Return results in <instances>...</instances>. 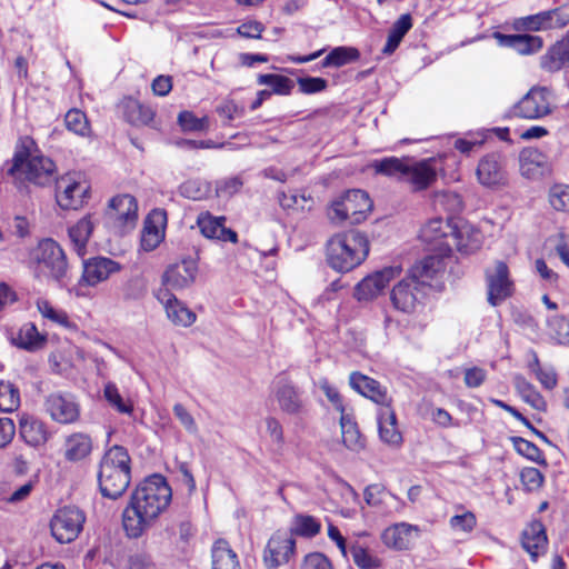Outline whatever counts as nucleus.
<instances>
[{
	"instance_id": "obj_30",
	"label": "nucleus",
	"mask_w": 569,
	"mask_h": 569,
	"mask_svg": "<svg viewBox=\"0 0 569 569\" xmlns=\"http://www.w3.org/2000/svg\"><path fill=\"white\" fill-rule=\"evenodd\" d=\"M93 448L92 439L83 432H74L66 438L64 458L70 462L84 460L90 456Z\"/></svg>"
},
{
	"instance_id": "obj_40",
	"label": "nucleus",
	"mask_w": 569,
	"mask_h": 569,
	"mask_svg": "<svg viewBox=\"0 0 569 569\" xmlns=\"http://www.w3.org/2000/svg\"><path fill=\"white\" fill-rule=\"evenodd\" d=\"M342 442L349 450L360 451L365 448V438L360 433L357 423L345 413L340 417Z\"/></svg>"
},
{
	"instance_id": "obj_17",
	"label": "nucleus",
	"mask_w": 569,
	"mask_h": 569,
	"mask_svg": "<svg viewBox=\"0 0 569 569\" xmlns=\"http://www.w3.org/2000/svg\"><path fill=\"white\" fill-rule=\"evenodd\" d=\"M121 270L119 262L107 257H93L83 260V271L81 281L87 286L93 287L106 281L113 273Z\"/></svg>"
},
{
	"instance_id": "obj_51",
	"label": "nucleus",
	"mask_w": 569,
	"mask_h": 569,
	"mask_svg": "<svg viewBox=\"0 0 569 569\" xmlns=\"http://www.w3.org/2000/svg\"><path fill=\"white\" fill-rule=\"evenodd\" d=\"M208 192L209 184L198 179L188 180L179 187V193L192 200H201L207 197Z\"/></svg>"
},
{
	"instance_id": "obj_15",
	"label": "nucleus",
	"mask_w": 569,
	"mask_h": 569,
	"mask_svg": "<svg viewBox=\"0 0 569 569\" xmlns=\"http://www.w3.org/2000/svg\"><path fill=\"white\" fill-rule=\"evenodd\" d=\"M422 296L423 288L415 279L406 277L393 287L390 299L397 310L410 313L415 311Z\"/></svg>"
},
{
	"instance_id": "obj_25",
	"label": "nucleus",
	"mask_w": 569,
	"mask_h": 569,
	"mask_svg": "<svg viewBox=\"0 0 569 569\" xmlns=\"http://www.w3.org/2000/svg\"><path fill=\"white\" fill-rule=\"evenodd\" d=\"M521 543L533 560H536L540 553L545 552L548 538L546 528L540 520H533L526 527L522 532Z\"/></svg>"
},
{
	"instance_id": "obj_49",
	"label": "nucleus",
	"mask_w": 569,
	"mask_h": 569,
	"mask_svg": "<svg viewBox=\"0 0 569 569\" xmlns=\"http://www.w3.org/2000/svg\"><path fill=\"white\" fill-rule=\"evenodd\" d=\"M447 229H450V224L448 221H445L442 218L431 219L421 229V238L426 242L437 241L438 239L448 236Z\"/></svg>"
},
{
	"instance_id": "obj_43",
	"label": "nucleus",
	"mask_w": 569,
	"mask_h": 569,
	"mask_svg": "<svg viewBox=\"0 0 569 569\" xmlns=\"http://www.w3.org/2000/svg\"><path fill=\"white\" fill-rule=\"evenodd\" d=\"M360 58V51L355 47H336L321 61V68H340Z\"/></svg>"
},
{
	"instance_id": "obj_37",
	"label": "nucleus",
	"mask_w": 569,
	"mask_h": 569,
	"mask_svg": "<svg viewBox=\"0 0 569 569\" xmlns=\"http://www.w3.org/2000/svg\"><path fill=\"white\" fill-rule=\"evenodd\" d=\"M123 114L130 124L140 127L151 126L156 113L150 106L134 99H128L123 103Z\"/></svg>"
},
{
	"instance_id": "obj_4",
	"label": "nucleus",
	"mask_w": 569,
	"mask_h": 569,
	"mask_svg": "<svg viewBox=\"0 0 569 569\" xmlns=\"http://www.w3.org/2000/svg\"><path fill=\"white\" fill-rule=\"evenodd\" d=\"M38 272L46 278L66 284L69 280V263L64 250L53 239L47 238L39 241L33 251Z\"/></svg>"
},
{
	"instance_id": "obj_55",
	"label": "nucleus",
	"mask_w": 569,
	"mask_h": 569,
	"mask_svg": "<svg viewBox=\"0 0 569 569\" xmlns=\"http://www.w3.org/2000/svg\"><path fill=\"white\" fill-rule=\"evenodd\" d=\"M178 123L183 131H203L208 128V118H197L191 111H181Z\"/></svg>"
},
{
	"instance_id": "obj_26",
	"label": "nucleus",
	"mask_w": 569,
	"mask_h": 569,
	"mask_svg": "<svg viewBox=\"0 0 569 569\" xmlns=\"http://www.w3.org/2000/svg\"><path fill=\"white\" fill-rule=\"evenodd\" d=\"M540 67L547 72H557L569 68V43L566 36L540 57Z\"/></svg>"
},
{
	"instance_id": "obj_12",
	"label": "nucleus",
	"mask_w": 569,
	"mask_h": 569,
	"mask_svg": "<svg viewBox=\"0 0 569 569\" xmlns=\"http://www.w3.org/2000/svg\"><path fill=\"white\" fill-rule=\"evenodd\" d=\"M478 181L487 188L505 186L508 181L505 159L500 153H489L479 160L477 171Z\"/></svg>"
},
{
	"instance_id": "obj_64",
	"label": "nucleus",
	"mask_w": 569,
	"mask_h": 569,
	"mask_svg": "<svg viewBox=\"0 0 569 569\" xmlns=\"http://www.w3.org/2000/svg\"><path fill=\"white\" fill-rule=\"evenodd\" d=\"M450 526L455 530L465 532L471 531L476 526V517L472 512H465L462 515H456L450 519Z\"/></svg>"
},
{
	"instance_id": "obj_10",
	"label": "nucleus",
	"mask_w": 569,
	"mask_h": 569,
	"mask_svg": "<svg viewBox=\"0 0 569 569\" xmlns=\"http://www.w3.org/2000/svg\"><path fill=\"white\" fill-rule=\"evenodd\" d=\"M43 405L46 412L58 423H73L80 417V406L70 392H51L44 398Z\"/></svg>"
},
{
	"instance_id": "obj_16",
	"label": "nucleus",
	"mask_w": 569,
	"mask_h": 569,
	"mask_svg": "<svg viewBox=\"0 0 569 569\" xmlns=\"http://www.w3.org/2000/svg\"><path fill=\"white\" fill-rule=\"evenodd\" d=\"M198 271L197 261L193 258L182 259L180 262L169 266L162 274V283L166 290H180L193 283Z\"/></svg>"
},
{
	"instance_id": "obj_58",
	"label": "nucleus",
	"mask_w": 569,
	"mask_h": 569,
	"mask_svg": "<svg viewBox=\"0 0 569 569\" xmlns=\"http://www.w3.org/2000/svg\"><path fill=\"white\" fill-rule=\"evenodd\" d=\"M363 497L368 506L378 507L386 500L387 497L392 498L393 496L387 491L385 486L380 483H373L366 487Z\"/></svg>"
},
{
	"instance_id": "obj_52",
	"label": "nucleus",
	"mask_w": 569,
	"mask_h": 569,
	"mask_svg": "<svg viewBox=\"0 0 569 569\" xmlns=\"http://www.w3.org/2000/svg\"><path fill=\"white\" fill-rule=\"evenodd\" d=\"M103 396L110 406L117 409L120 413H131L133 406L126 402L121 397L117 386L113 382H108L103 389Z\"/></svg>"
},
{
	"instance_id": "obj_1",
	"label": "nucleus",
	"mask_w": 569,
	"mask_h": 569,
	"mask_svg": "<svg viewBox=\"0 0 569 569\" xmlns=\"http://www.w3.org/2000/svg\"><path fill=\"white\" fill-rule=\"evenodd\" d=\"M172 490L166 478L154 473L132 491L122 512V526L129 538H140L169 507Z\"/></svg>"
},
{
	"instance_id": "obj_2",
	"label": "nucleus",
	"mask_w": 569,
	"mask_h": 569,
	"mask_svg": "<svg viewBox=\"0 0 569 569\" xmlns=\"http://www.w3.org/2000/svg\"><path fill=\"white\" fill-rule=\"evenodd\" d=\"M131 458L128 450L114 445L103 455L98 470L100 493L108 499L117 500L130 486Z\"/></svg>"
},
{
	"instance_id": "obj_39",
	"label": "nucleus",
	"mask_w": 569,
	"mask_h": 569,
	"mask_svg": "<svg viewBox=\"0 0 569 569\" xmlns=\"http://www.w3.org/2000/svg\"><path fill=\"white\" fill-rule=\"evenodd\" d=\"M412 28V18L409 13L401 14L392 24L389 30L387 42L382 49V53L389 56L392 54L403 37Z\"/></svg>"
},
{
	"instance_id": "obj_38",
	"label": "nucleus",
	"mask_w": 569,
	"mask_h": 569,
	"mask_svg": "<svg viewBox=\"0 0 569 569\" xmlns=\"http://www.w3.org/2000/svg\"><path fill=\"white\" fill-rule=\"evenodd\" d=\"M46 339L38 332L33 323H24L16 335L11 336V343L20 349L33 351L41 348Z\"/></svg>"
},
{
	"instance_id": "obj_63",
	"label": "nucleus",
	"mask_w": 569,
	"mask_h": 569,
	"mask_svg": "<svg viewBox=\"0 0 569 569\" xmlns=\"http://www.w3.org/2000/svg\"><path fill=\"white\" fill-rule=\"evenodd\" d=\"M242 184L243 182L239 177L219 180L216 183V192L221 197H230L237 193L241 189Z\"/></svg>"
},
{
	"instance_id": "obj_34",
	"label": "nucleus",
	"mask_w": 569,
	"mask_h": 569,
	"mask_svg": "<svg viewBox=\"0 0 569 569\" xmlns=\"http://www.w3.org/2000/svg\"><path fill=\"white\" fill-rule=\"evenodd\" d=\"M513 26L518 31H541L557 29L552 9L518 18L516 19Z\"/></svg>"
},
{
	"instance_id": "obj_50",
	"label": "nucleus",
	"mask_w": 569,
	"mask_h": 569,
	"mask_svg": "<svg viewBox=\"0 0 569 569\" xmlns=\"http://www.w3.org/2000/svg\"><path fill=\"white\" fill-rule=\"evenodd\" d=\"M353 562L360 569H378L381 567V560L372 556L366 548L355 545L350 548Z\"/></svg>"
},
{
	"instance_id": "obj_11",
	"label": "nucleus",
	"mask_w": 569,
	"mask_h": 569,
	"mask_svg": "<svg viewBox=\"0 0 569 569\" xmlns=\"http://www.w3.org/2000/svg\"><path fill=\"white\" fill-rule=\"evenodd\" d=\"M137 210L138 204L134 197L130 194L116 196L109 201L106 210L107 223L119 229L133 226L138 217Z\"/></svg>"
},
{
	"instance_id": "obj_3",
	"label": "nucleus",
	"mask_w": 569,
	"mask_h": 569,
	"mask_svg": "<svg viewBox=\"0 0 569 569\" xmlns=\"http://www.w3.org/2000/svg\"><path fill=\"white\" fill-rule=\"evenodd\" d=\"M367 236L357 230L332 236L326 246L328 264L338 272H349L360 266L369 254Z\"/></svg>"
},
{
	"instance_id": "obj_57",
	"label": "nucleus",
	"mask_w": 569,
	"mask_h": 569,
	"mask_svg": "<svg viewBox=\"0 0 569 569\" xmlns=\"http://www.w3.org/2000/svg\"><path fill=\"white\" fill-rule=\"evenodd\" d=\"M520 480L527 491H535L542 486L545 478L539 469L527 467L521 470Z\"/></svg>"
},
{
	"instance_id": "obj_31",
	"label": "nucleus",
	"mask_w": 569,
	"mask_h": 569,
	"mask_svg": "<svg viewBox=\"0 0 569 569\" xmlns=\"http://www.w3.org/2000/svg\"><path fill=\"white\" fill-rule=\"evenodd\" d=\"M412 532H418V527L401 522L387 528L382 533V541L387 547L405 550L408 549Z\"/></svg>"
},
{
	"instance_id": "obj_48",
	"label": "nucleus",
	"mask_w": 569,
	"mask_h": 569,
	"mask_svg": "<svg viewBox=\"0 0 569 569\" xmlns=\"http://www.w3.org/2000/svg\"><path fill=\"white\" fill-rule=\"evenodd\" d=\"M66 127L69 131L87 137L90 133V124L84 112L79 109H70L64 117Z\"/></svg>"
},
{
	"instance_id": "obj_61",
	"label": "nucleus",
	"mask_w": 569,
	"mask_h": 569,
	"mask_svg": "<svg viewBox=\"0 0 569 569\" xmlns=\"http://www.w3.org/2000/svg\"><path fill=\"white\" fill-rule=\"evenodd\" d=\"M301 569H333V566L326 555L311 552L305 557Z\"/></svg>"
},
{
	"instance_id": "obj_32",
	"label": "nucleus",
	"mask_w": 569,
	"mask_h": 569,
	"mask_svg": "<svg viewBox=\"0 0 569 569\" xmlns=\"http://www.w3.org/2000/svg\"><path fill=\"white\" fill-rule=\"evenodd\" d=\"M94 229L92 214L81 218L76 224L68 229V234L74 251L79 257H83L87 252V244Z\"/></svg>"
},
{
	"instance_id": "obj_20",
	"label": "nucleus",
	"mask_w": 569,
	"mask_h": 569,
	"mask_svg": "<svg viewBox=\"0 0 569 569\" xmlns=\"http://www.w3.org/2000/svg\"><path fill=\"white\" fill-rule=\"evenodd\" d=\"M437 179L436 169L429 160L407 161L402 181L411 184L413 191L429 188Z\"/></svg>"
},
{
	"instance_id": "obj_23",
	"label": "nucleus",
	"mask_w": 569,
	"mask_h": 569,
	"mask_svg": "<svg viewBox=\"0 0 569 569\" xmlns=\"http://www.w3.org/2000/svg\"><path fill=\"white\" fill-rule=\"evenodd\" d=\"M19 435L31 447L44 445L49 439L46 423L34 416L23 413L19 419Z\"/></svg>"
},
{
	"instance_id": "obj_9",
	"label": "nucleus",
	"mask_w": 569,
	"mask_h": 569,
	"mask_svg": "<svg viewBox=\"0 0 569 569\" xmlns=\"http://www.w3.org/2000/svg\"><path fill=\"white\" fill-rule=\"evenodd\" d=\"M488 302L498 306L512 295L513 282L509 277V268L506 262L497 260L493 266L485 270Z\"/></svg>"
},
{
	"instance_id": "obj_8",
	"label": "nucleus",
	"mask_w": 569,
	"mask_h": 569,
	"mask_svg": "<svg viewBox=\"0 0 569 569\" xmlns=\"http://www.w3.org/2000/svg\"><path fill=\"white\" fill-rule=\"evenodd\" d=\"M84 521V513L80 509L76 507L61 508L51 519V533L60 543L72 542L82 531Z\"/></svg>"
},
{
	"instance_id": "obj_35",
	"label": "nucleus",
	"mask_w": 569,
	"mask_h": 569,
	"mask_svg": "<svg viewBox=\"0 0 569 569\" xmlns=\"http://www.w3.org/2000/svg\"><path fill=\"white\" fill-rule=\"evenodd\" d=\"M211 558V569H241L237 553L224 539H219L213 543Z\"/></svg>"
},
{
	"instance_id": "obj_6",
	"label": "nucleus",
	"mask_w": 569,
	"mask_h": 569,
	"mask_svg": "<svg viewBox=\"0 0 569 569\" xmlns=\"http://www.w3.org/2000/svg\"><path fill=\"white\" fill-rule=\"evenodd\" d=\"M20 172L29 182L44 187L54 180L56 164L42 154H31L28 149L17 151L13 157L10 174Z\"/></svg>"
},
{
	"instance_id": "obj_53",
	"label": "nucleus",
	"mask_w": 569,
	"mask_h": 569,
	"mask_svg": "<svg viewBox=\"0 0 569 569\" xmlns=\"http://www.w3.org/2000/svg\"><path fill=\"white\" fill-rule=\"evenodd\" d=\"M38 311L42 315V317L59 323L61 326H69V318L64 311L57 310L46 299H39L37 301Z\"/></svg>"
},
{
	"instance_id": "obj_13",
	"label": "nucleus",
	"mask_w": 569,
	"mask_h": 569,
	"mask_svg": "<svg viewBox=\"0 0 569 569\" xmlns=\"http://www.w3.org/2000/svg\"><path fill=\"white\" fill-rule=\"evenodd\" d=\"M400 273L401 268L392 266L363 278L355 288V298L359 301H368L376 298Z\"/></svg>"
},
{
	"instance_id": "obj_14",
	"label": "nucleus",
	"mask_w": 569,
	"mask_h": 569,
	"mask_svg": "<svg viewBox=\"0 0 569 569\" xmlns=\"http://www.w3.org/2000/svg\"><path fill=\"white\" fill-rule=\"evenodd\" d=\"M296 541L286 533L277 532L268 540L263 551V562L267 569H277L287 563L295 552Z\"/></svg>"
},
{
	"instance_id": "obj_27",
	"label": "nucleus",
	"mask_w": 569,
	"mask_h": 569,
	"mask_svg": "<svg viewBox=\"0 0 569 569\" xmlns=\"http://www.w3.org/2000/svg\"><path fill=\"white\" fill-rule=\"evenodd\" d=\"M158 299L164 305L167 316L173 323L188 327L196 321V315L169 291L160 290Z\"/></svg>"
},
{
	"instance_id": "obj_60",
	"label": "nucleus",
	"mask_w": 569,
	"mask_h": 569,
	"mask_svg": "<svg viewBox=\"0 0 569 569\" xmlns=\"http://www.w3.org/2000/svg\"><path fill=\"white\" fill-rule=\"evenodd\" d=\"M127 569H156L152 557L144 551H136L129 555Z\"/></svg>"
},
{
	"instance_id": "obj_22",
	"label": "nucleus",
	"mask_w": 569,
	"mask_h": 569,
	"mask_svg": "<svg viewBox=\"0 0 569 569\" xmlns=\"http://www.w3.org/2000/svg\"><path fill=\"white\" fill-rule=\"evenodd\" d=\"M224 221V217H214L209 212H204L199 214L197 224L206 238L236 243L238 234L234 230L226 228Z\"/></svg>"
},
{
	"instance_id": "obj_46",
	"label": "nucleus",
	"mask_w": 569,
	"mask_h": 569,
	"mask_svg": "<svg viewBox=\"0 0 569 569\" xmlns=\"http://www.w3.org/2000/svg\"><path fill=\"white\" fill-rule=\"evenodd\" d=\"M20 391L10 381L0 380V410L12 412L20 406Z\"/></svg>"
},
{
	"instance_id": "obj_41",
	"label": "nucleus",
	"mask_w": 569,
	"mask_h": 569,
	"mask_svg": "<svg viewBox=\"0 0 569 569\" xmlns=\"http://www.w3.org/2000/svg\"><path fill=\"white\" fill-rule=\"evenodd\" d=\"M407 161L396 157H387L373 160L369 167L376 174H381L390 178H397L402 181L405 170L407 169Z\"/></svg>"
},
{
	"instance_id": "obj_42",
	"label": "nucleus",
	"mask_w": 569,
	"mask_h": 569,
	"mask_svg": "<svg viewBox=\"0 0 569 569\" xmlns=\"http://www.w3.org/2000/svg\"><path fill=\"white\" fill-rule=\"evenodd\" d=\"M515 387L525 402L538 411H546L547 402L532 383L521 376H516Z\"/></svg>"
},
{
	"instance_id": "obj_36",
	"label": "nucleus",
	"mask_w": 569,
	"mask_h": 569,
	"mask_svg": "<svg viewBox=\"0 0 569 569\" xmlns=\"http://www.w3.org/2000/svg\"><path fill=\"white\" fill-rule=\"evenodd\" d=\"M520 171L523 177L535 178L541 173L547 163V157L539 149L523 148L519 154Z\"/></svg>"
},
{
	"instance_id": "obj_33",
	"label": "nucleus",
	"mask_w": 569,
	"mask_h": 569,
	"mask_svg": "<svg viewBox=\"0 0 569 569\" xmlns=\"http://www.w3.org/2000/svg\"><path fill=\"white\" fill-rule=\"evenodd\" d=\"M443 261L436 256H428L416 263L409 272L411 279H415L422 288L429 284L437 273L442 269Z\"/></svg>"
},
{
	"instance_id": "obj_56",
	"label": "nucleus",
	"mask_w": 569,
	"mask_h": 569,
	"mask_svg": "<svg viewBox=\"0 0 569 569\" xmlns=\"http://www.w3.org/2000/svg\"><path fill=\"white\" fill-rule=\"evenodd\" d=\"M551 336L560 345H569V319L565 317H555L549 320Z\"/></svg>"
},
{
	"instance_id": "obj_5",
	"label": "nucleus",
	"mask_w": 569,
	"mask_h": 569,
	"mask_svg": "<svg viewBox=\"0 0 569 569\" xmlns=\"http://www.w3.org/2000/svg\"><path fill=\"white\" fill-rule=\"evenodd\" d=\"M372 209L369 194L360 189L348 190L331 202L328 218L333 223L349 221L350 224L362 222Z\"/></svg>"
},
{
	"instance_id": "obj_28",
	"label": "nucleus",
	"mask_w": 569,
	"mask_h": 569,
	"mask_svg": "<svg viewBox=\"0 0 569 569\" xmlns=\"http://www.w3.org/2000/svg\"><path fill=\"white\" fill-rule=\"evenodd\" d=\"M378 429L381 441L389 446H399L402 435L397 427V418L390 405L381 407L378 412Z\"/></svg>"
},
{
	"instance_id": "obj_44",
	"label": "nucleus",
	"mask_w": 569,
	"mask_h": 569,
	"mask_svg": "<svg viewBox=\"0 0 569 569\" xmlns=\"http://www.w3.org/2000/svg\"><path fill=\"white\" fill-rule=\"evenodd\" d=\"M257 82L260 86H270L272 94L279 96H289L295 87L290 78L276 73L259 74Z\"/></svg>"
},
{
	"instance_id": "obj_47",
	"label": "nucleus",
	"mask_w": 569,
	"mask_h": 569,
	"mask_svg": "<svg viewBox=\"0 0 569 569\" xmlns=\"http://www.w3.org/2000/svg\"><path fill=\"white\" fill-rule=\"evenodd\" d=\"M510 441L515 450L527 459L542 466H547V460L542 451L531 441L522 437H511Z\"/></svg>"
},
{
	"instance_id": "obj_62",
	"label": "nucleus",
	"mask_w": 569,
	"mask_h": 569,
	"mask_svg": "<svg viewBox=\"0 0 569 569\" xmlns=\"http://www.w3.org/2000/svg\"><path fill=\"white\" fill-rule=\"evenodd\" d=\"M320 389L323 391L328 400L332 403L335 409L339 411L341 415H345V406L342 401V397L339 393L338 389L329 383L327 379H321L319 381Z\"/></svg>"
},
{
	"instance_id": "obj_24",
	"label": "nucleus",
	"mask_w": 569,
	"mask_h": 569,
	"mask_svg": "<svg viewBox=\"0 0 569 569\" xmlns=\"http://www.w3.org/2000/svg\"><path fill=\"white\" fill-rule=\"evenodd\" d=\"M276 399L280 409L288 415H300L303 411L300 393L287 378H280L277 381Z\"/></svg>"
},
{
	"instance_id": "obj_21",
	"label": "nucleus",
	"mask_w": 569,
	"mask_h": 569,
	"mask_svg": "<svg viewBox=\"0 0 569 569\" xmlns=\"http://www.w3.org/2000/svg\"><path fill=\"white\" fill-rule=\"evenodd\" d=\"M349 385L355 391L375 401L381 407L390 405V398L388 397L386 389L381 387L377 380L366 375L358 371L351 372L349 377Z\"/></svg>"
},
{
	"instance_id": "obj_18",
	"label": "nucleus",
	"mask_w": 569,
	"mask_h": 569,
	"mask_svg": "<svg viewBox=\"0 0 569 569\" xmlns=\"http://www.w3.org/2000/svg\"><path fill=\"white\" fill-rule=\"evenodd\" d=\"M167 212L153 209L146 218L141 232V248L144 251L154 250L164 239Z\"/></svg>"
},
{
	"instance_id": "obj_7",
	"label": "nucleus",
	"mask_w": 569,
	"mask_h": 569,
	"mask_svg": "<svg viewBox=\"0 0 569 569\" xmlns=\"http://www.w3.org/2000/svg\"><path fill=\"white\" fill-rule=\"evenodd\" d=\"M552 112V92L547 87H532L510 109V114L521 119L538 120Z\"/></svg>"
},
{
	"instance_id": "obj_29",
	"label": "nucleus",
	"mask_w": 569,
	"mask_h": 569,
	"mask_svg": "<svg viewBox=\"0 0 569 569\" xmlns=\"http://www.w3.org/2000/svg\"><path fill=\"white\" fill-rule=\"evenodd\" d=\"M497 37L499 38L502 46L513 49L519 54H533L540 51L543 47V40L541 37L529 33H498Z\"/></svg>"
},
{
	"instance_id": "obj_45",
	"label": "nucleus",
	"mask_w": 569,
	"mask_h": 569,
	"mask_svg": "<svg viewBox=\"0 0 569 569\" xmlns=\"http://www.w3.org/2000/svg\"><path fill=\"white\" fill-rule=\"evenodd\" d=\"M321 523L319 520L309 515H296L292 522L291 531L300 537L312 538L320 532Z\"/></svg>"
},
{
	"instance_id": "obj_19",
	"label": "nucleus",
	"mask_w": 569,
	"mask_h": 569,
	"mask_svg": "<svg viewBox=\"0 0 569 569\" xmlns=\"http://www.w3.org/2000/svg\"><path fill=\"white\" fill-rule=\"evenodd\" d=\"M87 192V186L61 178L57 182V203L63 210H77L82 207Z\"/></svg>"
},
{
	"instance_id": "obj_54",
	"label": "nucleus",
	"mask_w": 569,
	"mask_h": 569,
	"mask_svg": "<svg viewBox=\"0 0 569 569\" xmlns=\"http://www.w3.org/2000/svg\"><path fill=\"white\" fill-rule=\"evenodd\" d=\"M549 201L553 209L569 212V186H553L550 189Z\"/></svg>"
},
{
	"instance_id": "obj_59",
	"label": "nucleus",
	"mask_w": 569,
	"mask_h": 569,
	"mask_svg": "<svg viewBox=\"0 0 569 569\" xmlns=\"http://www.w3.org/2000/svg\"><path fill=\"white\" fill-rule=\"evenodd\" d=\"M299 91L303 94H313L323 91L328 81L320 77H300L297 79Z\"/></svg>"
}]
</instances>
